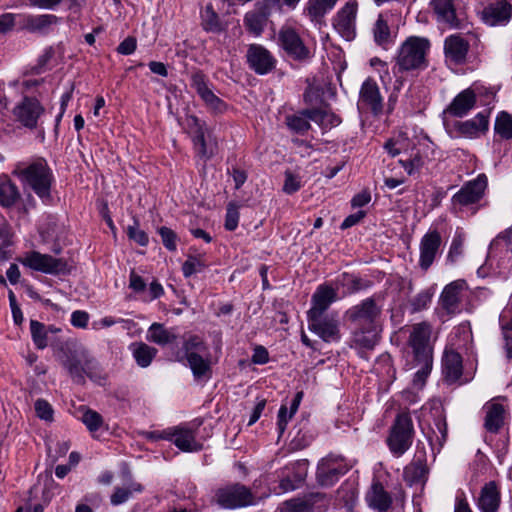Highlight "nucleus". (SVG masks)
I'll list each match as a JSON object with an SVG mask.
<instances>
[{"label":"nucleus","instance_id":"18","mask_svg":"<svg viewBox=\"0 0 512 512\" xmlns=\"http://www.w3.org/2000/svg\"><path fill=\"white\" fill-rule=\"evenodd\" d=\"M357 3L347 2L337 13L333 25L339 34L347 40L353 39L355 35V18Z\"/></svg>","mask_w":512,"mask_h":512},{"label":"nucleus","instance_id":"5","mask_svg":"<svg viewBox=\"0 0 512 512\" xmlns=\"http://www.w3.org/2000/svg\"><path fill=\"white\" fill-rule=\"evenodd\" d=\"M431 44L427 38L408 37L400 46L395 57L394 75L404 72L422 71L428 67L427 54Z\"/></svg>","mask_w":512,"mask_h":512},{"label":"nucleus","instance_id":"39","mask_svg":"<svg viewBox=\"0 0 512 512\" xmlns=\"http://www.w3.org/2000/svg\"><path fill=\"white\" fill-rule=\"evenodd\" d=\"M196 156L206 163L217 153V143L208 137L193 143Z\"/></svg>","mask_w":512,"mask_h":512},{"label":"nucleus","instance_id":"26","mask_svg":"<svg viewBox=\"0 0 512 512\" xmlns=\"http://www.w3.org/2000/svg\"><path fill=\"white\" fill-rule=\"evenodd\" d=\"M489 127L488 114L485 112L478 113L474 118L455 124L456 130L463 136L476 138L480 134H484Z\"/></svg>","mask_w":512,"mask_h":512},{"label":"nucleus","instance_id":"16","mask_svg":"<svg viewBox=\"0 0 512 512\" xmlns=\"http://www.w3.org/2000/svg\"><path fill=\"white\" fill-rule=\"evenodd\" d=\"M249 67L259 75H265L271 72L276 65V59L262 45L251 44L246 53Z\"/></svg>","mask_w":512,"mask_h":512},{"label":"nucleus","instance_id":"58","mask_svg":"<svg viewBox=\"0 0 512 512\" xmlns=\"http://www.w3.org/2000/svg\"><path fill=\"white\" fill-rule=\"evenodd\" d=\"M399 163L409 175H412L415 171H418L424 164L423 159L419 154H416L407 160H400Z\"/></svg>","mask_w":512,"mask_h":512},{"label":"nucleus","instance_id":"64","mask_svg":"<svg viewBox=\"0 0 512 512\" xmlns=\"http://www.w3.org/2000/svg\"><path fill=\"white\" fill-rule=\"evenodd\" d=\"M273 8H276V6L262 0L256 3L254 11L268 20L272 14Z\"/></svg>","mask_w":512,"mask_h":512},{"label":"nucleus","instance_id":"1","mask_svg":"<svg viewBox=\"0 0 512 512\" xmlns=\"http://www.w3.org/2000/svg\"><path fill=\"white\" fill-rule=\"evenodd\" d=\"M30 332L37 349L43 350L50 344L56 358L67 370L74 383L84 385L86 377L92 381L101 379L99 363L76 339L51 340L47 326L37 320L30 321Z\"/></svg>","mask_w":512,"mask_h":512},{"label":"nucleus","instance_id":"33","mask_svg":"<svg viewBox=\"0 0 512 512\" xmlns=\"http://www.w3.org/2000/svg\"><path fill=\"white\" fill-rule=\"evenodd\" d=\"M370 506L379 512H387L391 507L392 498L388 492L384 490L381 483L377 482L372 485L371 492L367 495Z\"/></svg>","mask_w":512,"mask_h":512},{"label":"nucleus","instance_id":"40","mask_svg":"<svg viewBox=\"0 0 512 512\" xmlns=\"http://www.w3.org/2000/svg\"><path fill=\"white\" fill-rule=\"evenodd\" d=\"M494 131L502 139H512V115L501 111L496 117Z\"/></svg>","mask_w":512,"mask_h":512},{"label":"nucleus","instance_id":"54","mask_svg":"<svg viewBox=\"0 0 512 512\" xmlns=\"http://www.w3.org/2000/svg\"><path fill=\"white\" fill-rule=\"evenodd\" d=\"M432 294L427 291H421L415 297L410 300V305L412 307V312H419L425 309L428 304L431 302Z\"/></svg>","mask_w":512,"mask_h":512},{"label":"nucleus","instance_id":"28","mask_svg":"<svg viewBox=\"0 0 512 512\" xmlns=\"http://www.w3.org/2000/svg\"><path fill=\"white\" fill-rule=\"evenodd\" d=\"M442 362L445 379L450 383L456 382L463 371L461 355L454 350H446Z\"/></svg>","mask_w":512,"mask_h":512},{"label":"nucleus","instance_id":"15","mask_svg":"<svg viewBox=\"0 0 512 512\" xmlns=\"http://www.w3.org/2000/svg\"><path fill=\"white\" fill-rule=\"evenodd\" d=\"M191 87L194 88L206 106L215 113H223L226 110V104L208 87L207 78L202 71H196L191 74Z\"/></svg>","mask_w":512,"mask_h":512},{"label":"nucleus","instance_id":"44","mask_svg":"<svg viewBox=\"0 0 512 512\" xmlns=\"http://www.w3.org/2000/svg\"><path fill=\"white\" fill-rule=\"evenodd\" d=\"M143 487L139 483H133L130 487H115L113 494L110 497L111 504L114 506L125 503L133 494V492H141Z\"/></svg>","mask_w":512,"mask_h":512},{"label":"nucleus","instance_id":"11","mask_svg":"<svg viewBox=\"0 0 512 512\" xmlns=\"http://www.w3.org/2000/svg\"><path fill=\"white\" fill-rule=\"evenodd\" d=\"M278 41L286 54L296 61H306L311 57L309 48L293 28L281 29Z\"/></svg>","mask_w":512,"mask_h":512},{"label":"nucleus","instance_id":"29","mask_svg":"<svg viewBox=\"0 0 512 512\" xmlns=\"http://www.w3.org/2000/svg\"><path fill=\"white\" fill-rule=\"evenodd\" d=\"M58 22V17L52 14L27 15L25 16L22 28L31 33L44 34L50 26Z\"/></svg>","mask_w":512,"mask_h":512},{"label":"nucleus","instance_id":"10","mask_svg":"<svg viewBox=\"0 0 512 512\" xmlns=\"http://www.w3.org/2000/svg\"><path fill=\"white\" fill-rule=\"evenodd\" d=\"M348 470L349 468L343 464L342 457L330 455L318 464L316 478L321 486L330 487Z\"/></svg>","mask_w":512,"mask_h":512},{"label":"nucleus","instance_id":"7","mask_svg":"<svg viewBox=\"0 0 512 512\" xmlns=\"http://www.w3.org/2000/svg\"><path fill=\"white\" fill-rule=\"evenodd\" d=\"M218 505L226 509H235L254 504V495L245 485L236 483L219 488L215 493Z\"/></svg>","mask_w":512,"mask_h":512},{"label":"nucleus","instance_id":"42","mask_svg":"<svg viewBox=\"0 0 512 512\" xmlns=\"http://www.w3.org/2000/svg\"><path fill=\"white\" fill-rule=\"evenodd\" d=\"M375 42L380 46H385L391 42V32L387 21L382 15H379L373 27Z\"/></svg>","mask_w":512,"mask_h":512},{"label":"nucleus","instance_id":"46","mask_svg":"<svg viewBox=\"0 0 512 512\" xmlns=\"http://www.w3.org/2000/svg\"><path fill=\"white\" fill-rule=\"evenodd\" d=\"M309 505L311 503L307 502L306 496L302 498H292L290 500L284 501L279 507L280 512H310Z\"/></svg>","mask_w":512,"mask_h":512},{"label":"nucleus","instance_id":"50","mask_svg":"<svg viewBox=\"0 0 512 512\" xmlns=\"http://www.w3.org/2000/svg\"><path fill=\"white\" fill-rule=\"evenodd\" d=\"M127 236L130 240L135 241L140 246H146L149 242L147 233L139 229V222L135 218L134 224L127 227Z\"/></svg>","mask_w":512,"mask_h":512},{"label":"nucleus","instance_id":"30","mask_svg":"<svg viewBox=\"0 0 512 512\" xmlns=\"http://www.w3.org/2000/svg\"><path fill=\"white\" fill-rule=\"evenodd\" d=\"M428 467L425 460L416 459L404 468L403 478L409 485L424 484L427 480Z\"/></svg>","mask_w":512,"mask_h":512},{"label":"nucleus","instance_id":"51","mask_svg":"<svg viewBox=\"0 0 512 512\" xmlns=\"http://www.w3.org/2000/svg\"><path fill=\"white\" fill-rule=\"evenodd\" d=\"M82 422L94 433L102 426L103 418L98 412L89 409L82 415Z\"/></svg>","mask_w":512,"mask_h":512},{"label":"nucleus","instance_id":"21","mask_svg":"<svg viewBox=\"0 0 512 512\" xmlns=\"http://www.w3.org/2000/svg\"><path fill=\"white\" fill-rule=\"evenodd\" d=\"M469 48V42L460 34L450 35L444 41L445 57L456 65L465 63Z\"/></svg>","mask_w":512,"mask_h":512},{"label":"nucleus","instance_id":"38","mask_svg":"<svg viewBox=\"0 0 512 512\" xmlns=\"http://www.w3.org/2000/svg\"><path fill=\"white\" fill-rule=\"evenodd\" d=\"M20 198L17 186L10 180L0 183V205L3 207L13 206Z\"/></svg>","mask_w":512,"mask_h":512},{"label":"nucleus","instance_id":"43","mask_svg":"<svg viewBox=\"0 0 512 512\" xmlns=\"http://www.w3.org/2000/svg\"><path fill=\"white\" fill-rule=\"evenodd\" d=\"M187 125L189 132L192 136V142L199 141L201 138L208 137L210 138V131L206 126L205 122L201 121L196 116H189L187 118Z\"/></svg>","mask_w":512,"mask_h":512},{"label":"nucleus","instance_id":"23","mask_svg":"<svg viewBox=\"0 0 512 512\" xmlns=\"http://www.w3.org/2000/svg\"><path fill=\"white\" fill-rule=\"evenodd\" d=\"M337 299V292L328 285H320L312 296V307L307 316L325 315L330 305Z\"/></svg>","mask_w":512,"mask_h":512},{"label":"nucleus","instance_id":"63","mask_svg":"<svg viewBox=\"0 0 512 512\" xmlns=\"http://www.w3.org/2000/svg\"><path fill=\"white\" fill-rule=\"evenodd\" d=\"M15 24V15L12 13H5L0 15V34L7 33L12 30Z\"/></svg>","mask_w":512,"mask_h":512},{"label":"nucleus","instance_id":"31","mask_svg":"<svg viewBox=\"0 0 512 512\" xmlns=\"http://www.w3.org/2000/svg\"><path fill=\"white\" fill-rule=\"evenodd\" d=\"M172 435L175 446L184 452H198L202 449V444L196 441L195 431L191 429L179 428Z\"/></svg>","mask_w":512,"mask_h":512},{"label":"nucleus","instance_id":"13","mask_svg":"<svg viewBox=\"0 0 512 512\" xmlns=\"http://www.w3.org/2000/svg\"><path fill=\"white\" fill-rule=\"evenodd\" d=\"M487 183L485 174L478 175L476 179L464 184L452 197V204L454 206H468L477 203L483 197Z\"/></svg>","mask_w":512,"mask_h":512},{"label":"nucleus","instance_id":"19","mask_svg":"<svg viewBox=\"0 0 512 512\" xmlns=\"http://www.w3.org/2000/svg\"><path fill=\"white\" fill-rule=\"evenodd\" d=\"M476 102V93L473 89L467 88L454 97L443 113L452 117L462 118L475 107Z\"/></svg>","mask_w":512,"mask_h":512},{"label":"nucleus","instance_id":"48","mask_svg":"<svg viewBox=\"0 0 512 512\" xmlns=\"http://www.w3.org/2000/svg\"><path fill=\"white\" fill-rule=\"evenodd\" d=\"M286 121L288 127L298 134H304L311 128L306 115H303V111H301L298 115L288 116Z\"/></svg>","mask_w":512,"mask_h":512},{"label":"nucleus","instance_id":"9","mask_svg":"<svg viewBox=\"0 0 512 512\" xmlns=\"http://www.w3.org/2000/svg\"><path fill=\"white\" fill-rule=\"evenodd\" d=\"M308 328L317 334L323 341H339L341 333L337 315H315L307 316Z\"/></svg>","mask_w":512,"mask_h":512},{"label":"nucleus","instance_id":"20","mask_svg":"<svg viewBox=\"0 0 512 512\" xmlns=\"http://www.w3.org/2000/svg\"><path fill=\"white\" fill-rule=\"evenodd\" d=\"M466 288L464 280H456L446 285L440 296V305L448 315L456 314L460 311V294Z\"/></svg>","mask_w":512,"mask_h":512},{"label":"nucleus","instance_id":"6","mask_svg":"<svg viewBox=\"0 0 512 512\" xmlns=\"http://www.w3.org/2000/svg\"><path fill=\"white\" fill-rule=\"evenodd\" d=\"M414 438L413 421L408 412L399 413L389 429L386 443L390 452L402 456L412 445Z\"/></svg>","mask_w":512,"mask_h":512},{"label":"nucleus","instance_id":"2","mask_svg":"<svg viewBox=\"0 0 512 512\" xmlns=\"http://www.w3.org/2000/svg\"><path fill=\"white\" fill-rule=\"evenodd\" d=\"M383 304L380 296H371L350 307L344 314L352 327L351 347L373 350L380 340Z\"/></svg>","mask_w":512,"mask_h":512},{"label":"nucleus","instance_id":"53","mask_svg":"<svg viewBox=\"0 0 512 512\" xmlns=\"http://www.w3.org/2000/svg\"><path fill=\"white\" fill-rule=\"evenodd\" d=\"M238 205L235 203H229L226 209V217H225V228L228 231H234L239 222V211Z\"/></svg>","mask_w":512,"mask_h":512},{"label":"nucleus","instance_id":"34","mask_svg":"<svg viewBox=\"0 0 512 512\" xmlns=\"http://www.w3.org/2000/svg\"><path fill=\"white\" fill-rule=\"evenodd\" d=\"M183 354L177 353V360L183 361L184 358L190 357V353L192 354H205L208 352V347L206 343L197 335H190L187 339L184 340L183 345Z\"/></svg>","mask_w":512,"mask_h":512},{"label":"nucleus","instance_id":"45","mask_svg":"<svg viewBox=\"0 0 512 512\" xmlns=\"http://www.w3.org/2000/svg\"><path fill=\"white\" fill-rule=\"evenodd\" d=\"M305 496L307 502L312 504L309 505L310 512H325L328 509L330 501L326 494L316 492Z\"/></svg>","mask_w":512,"mask_h":512},{"label":"nucleus","instance_id":"25","mask_svg":"<svg viewBox=\"0 0 512 512\" xmlns=\"http://www.w3.org/2000/svg\"><path fill=\"white\" fill-rule=\"evenodd\" d=\"M184 359L187 361L196 381L207 382L212 377V363L209 352L200 355L190 353V357Z\"/></svg>","mask_w":512,"mask_h":512},{"label":"nucleus","instance_id":"59","mask_svg":"<svg viewBox=\"0 0 512 512\" xmlns=\"http://www.w3.org/2000/svg\"><path fill=\"white\" fill-rule=\"evenodd\" d=\"M89 321V314L86 311L76 310L71 315V324L77 328H86Z\"/></svg>","mask_w":512,"mask_h":512},{"label":"nucleus","instance_id":"36","mask_svg":"<svg viewBox=\"0 0 512 512\" xmlns=\"http://www.w3.org/2000/svg\"><path fill=\"white\" fill-rule=\"evenodd\" d=\"M338 0H308L306 11L313 20H320L332 10Z\"/></svg>","mask_w":512,"mask_h":512},{"label":"nucleus","instance_id":"4","mask_svg":"<svg viewBox=\"0 0 512 512\" xmlns=\"http://www.w3.org/2000/svg\"><path fill=\"white\" fill-rule=\"evenodd\" d=\"M14 174L27 185L45 204L52 202L51 188L54 176L44 158H37L28 165L17 164Z\"/></svg>","mask_w":512,"mask_h":512},{"label":"nucleus","instance_id":"24","mask_svg":"<svg viewBox=\"0 0 512 512\" xmlns=\"http://www.w3.org/2000/svg\"><path fill=\"white\" fill-rule=\"evenodd\" d=\"M430 7L436 16L437 22L446 24L452 28H458L460 26L454 0H430Z\"/></svg>","mask_w":512,"mask_h":512},{"label":"nucleus","instance_id":"62","mask_svg":"<svg viewBox=\"0 0 512 512\" xmlns=\"http://www.w3.org/2000/svg\"><path fill=\"white\" fill-rule=\"evenodd\" d=\"M137 43L134 37L125 38L117 47V52L122 55H130L136 49Z\"/></svg>","mask_w":512,"mask_h":512},{"label":"nucleus","instance_id":"55","mask_svg":"<svg viewBox=\"0 0 512 512\" xmlns=\"http://www.w3.org/2000/svg\"><path fill=\"white\" fill-rule=\"evenodd\" d=\"M35 411L36 415L45 421L53 420V408L52 406L44 399H38L35 402Z\"/></svg>","mask_w":512,"mask_h":512},{"label":"nucleus","instance_id":"37","mask_svg":"<svg viewBox=\"0 0 512 512\" xmlns=\"http://www.w3.org/2000/svg\"><path fill=\"white\" fill-rule=\"evenodd\" d=\"M148 339L158 345L173 343L177 336L172 331L167 330L160 323H153L149 328Z\"/></svg>","mask_w":512,"mask_h":512},{"label":"nucleus","instance_id":"14","mask_svg":"<svg viewBox=\"0 0 512 512\" xmlns=\"http://www.w3.org/2000/svg\"><path fill=\"white\" fill-rule=\"evenodd\" d=\"M359 109H367L374 115H379L383 111V98L376 81L372 78H367L360 88Z\"/></svg>","mask_w":512,"mask_h":512},{"label":"nucleus","instance_id":"60","mask_svg":"<svg viewBox=\"0 0 512 512\" xmlns=\"http://www.w3.org/2000/svg\"><path fill=\"white\" fill-rule=\"evenodd\" d=\"M326 113L327 111L318 108L303 110V115H306L308 121L311 120L319 124L320 126H322L324 122V117L326 116Z\"/></svg>","mask_w":512,"mask_h":512},{"label":"nucleus","instance_id":"3","mask_svg":"<svg viewBox=\"0 0 512 512\" xmlns=\"http://www.w3.org/2000/svg\"><path fill=\"white\" fill-rule=\"evenodd\" d=\"M431 325L427 322L416 323L412 326L409 336V346L414 355L415 367L419 366L415 372L413 383L422 387L432 370L433 352L430 345Z\"/></svg>","mask_w":512,"mask_h":512},{"label":"nucleus","instance_id":"17","mask_svg":"<svg viewBox=\"0 0 512 512\" xmlns=\"http://www.w3.org/2000/svg\"><path fill=\"white\" fill-rule=\"evenodd\" d=\"M442 244V237L437 230L428 231L420 241L419 266L427 271L433 264Z\"/></svg>","mask_w":512,"mask_h":512},{"label":"nucleus","instance_id":"35","mask_svg":"<svg viewBox=\"0 0 512 512\" xmlns=\"http://www.w3.org/2000/svg\"><path fill=\"white\" fill-rule=\"evenodd\" d=\"M132 347L133 357L136 363L142 368L148 367L157 354L156 348L151 347L143 342L135 343L132 345Z\"/></svg>","mask_w":512,"mask_h":512},{"label":"nucleus","instance_id":"57","mask_svg":"<svg viewBox=\"0 0 512 512\" xmlns=\"http://www.w3.org/2000/svg\"><path fill=\"white\" fill-rule=\"evenodd\" d=\"M463 245H464V237L461 234H457L454 236L449 253H448V259L451 262H455L456 259L462 254L463 252Z\"/></svg>","mask_w":512,"mask_h":512},{"label":"nucleus","instance_id":"41","mask_svg":"<svg viewBox=\"0 0 512 512\" xmlns=\"http://www.w3.org/2000/svg\"><path fill=\"white\" fill-rule=\"evenodd\" d=\"M268 20L256 13L254 10L249 11L244 16V25L249 32L259 36L264 31Z\"/></svg>","mask_w":512,"mask_h":512},{"label":"nucleus","instance_id":"27","mask_svg":"<svg viewBox=\"0 0 512 512\" xmlns=\"http://www.w3.org/2000/svg\"><path fill=\"white\" fill-rule=\"evenodd\" d=\"M500 491L495 481L486 483L478 499V507L481 512H497L500 506Z\"/></svg>","mask_w":512,"mask_h":512},{"label":"nucleus","instance_id":"49","mask_svg":"<svg viewBox=\"0 0 512 512\" xmlns=\"http://www.w3.org/2000/svg\"><path fill=\"white\" fill-rule=\"evenodd\" d=\"M203 28L206 31L218 32L221 30V24L217 13L211 5H207L203 14Z\"/></svg>","mask_w":512,"mask_h":512},{"label":"nucleus","instance_id":"56","mask_svg":"<svg viewBox=\"0 0 512 512\" xmlns=\"http://www.w3.org/2000/svg\"><path fill=\"white\" fill-rule=\"evenodd\" d=\"M301 180L299 176L294 175L291 171L285 172V181L283 191L286 194H293L301 188Z\"/></svg>","mask_w":512,"mask_h":512},{"label":"nucleus","instance_id":"22","mask_svg":"<svg viewBox=\"0 0 512 512\" xmlns=\"http://www.w3.org/2000/svg\"><path fill=\"white\" fill-rule=\"evenodd\" d=\"M485 412L484 428L493 434H497L504 425L506 410L496 399L488 401L483 406Z\"/></svg>","mask_w":512,"mask_h":512},{"label":"nucleus","instance_id":"8","mask_svg":"<svg viewBox=\"0 0 512 512\" xmlns=\"http://www.w3.org/2000/svg\"><path fill=\"white\" fill-rule=\"evenodd\" d=\"M24 266L45 274H60L67 271V263L62 258H54L38 251L28 252L21 260Z\"/></svg>","mask_w":512,"mask_h":512},{"label":"nucleus","instance_id":"52","mask_svg":"<svg viewBox=\"0 0 512 512\" xmlns=\"http://www.w3.org/2000/svg\"><path fill=\"white\" fill-rule=\"evenodd\" d=\"M163 245L169 251H175L177 248V234L170 228L162 226L158 229Z\"/></svg>","mask_w":512,"mask_h":512},{"label":"nucleus","instance_id":"47","mask_svg":"<svg viewBox=\"0 0 512 512\" xmlns=\"http://www.w3.org/2000/svg\"><path fill=\"white\" fill-rule=\"evenodd\" d=\"M207 267L201 257L189 255L182 265L183 275L188 278L195 273L202 272Z\"/></svg>","mask_w":512,"mask_h":512},{"label":"nucleus","instance_id":"61","mask_svg":"<svg viewBox=\"0 0 512 512\" xmlns=\"http://www.w3.org/2000/svg\"><path fill=\"white\" fill-rule=\"evenodd\" d=\"M500 240L505 242L508 250L512 253V225L499 233L497 237L491 242L490 247L492 248L497 246Z\"/></svg>","mask_w":512,"mask_h":512},{"label":"nucleus","instance_id":"12","mask_svg":"<svg viewBox=\"0 0 512 512\" xmlns=\"http://www.w3.org/2000/svg\"><path fill=\"white\" fill-rule=\"evenodd\" d=\"M45 109L38 99L34 97H24L13 109V115L21 125L29 129H35L38 119L44 113Z\"/></svg>","mask_w":512,"mask_h":512},{"label":"nucleus","instance_id":"32","mask_svg":"<svg viewBox=\"0 0 512 512\" xmlns=\"http://www.w3.org/2000/svg\"><path fill=\"white\" fill-rule=\"evenodd\" d=\"M512 7L507 1H499L490 4L484 9V18L490 25H496L508 21L511 17Z\"/></svg>","mask_w":512,"mask_h":512}]
</instances>
